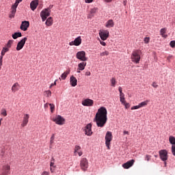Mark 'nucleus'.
Instances as JSON below:
<instances>
[{"label":"nucleus","instance_id":"obj_1","mask_svg":"<svg viewBox=\"0 0 175 175\" xmlns=\"http://www.w3.org/2000/svg\"><path fill=\"white\" fill-rule=\"evenodd\" d=\"M94 122L96 123L98 128H103L107 122V109L105 107H101L96 113Z\"/></svg>","mask_w":175,"mask_h":175},{"label":"nucleus","instance_id":"obj_2","mask_svg":"<svg viewBox=\"0 0 175 175\" xmlns=\"http://www.w3.org/2000/svg\"><path fill=\"white\" fill-rule=\"evenodd\" d=\"M142 54V51L135 50L133 51L131 56V61L135 64H139L140 62V55Z\"/></svg>","mask_w":175,"mask_h":175},{"label":"nucleus","instance_id":"obj_3","mask_svg":"<svg viewBox=\"0 0 175 175\" xmlns=\"http://www.w3.org/2000/svg\"><path fill=\"white\" fill-rule=\"evenodd\" d=\"M20 2H23V0H16L14 4L11 8V14H10V18H13L16 15V12H17V6H18V3Z\"/></svg>","mask_w":175,"mask_h":175},{"label":"nucleus","instance_id":"obj_4","mask_svg":"<svg viewBox=\"0 0 175 175\" xmlns=\"http://www.w3.org/2000/svg\"><path fill=\"white\" fill-rule=\"evenodd\" d=\"M113 140V134L111 131H107L105 135V146L110 150V143Z\"/></svg>","mask_w":175,"mask_h":175},{"label":"nucleus","instance_id":"obj_5","mask_svg":"<svg viewBox=\"0 0 175 175\" xmlns=\"http://www.w3.org/2000/svg\"><path fill=\"white\" fill-rule=\"evenodd\" d=\"M76 57L77 58V59H79L80 61H88V57H85V51H84L77 52L76 54Z\"/></svg>","mask_w":175,"mask_h":175},{"label":"nucleus","instance_id":"obj_6","mask_svg":"<svg viewBox=\"0 0 175 175\" xmlns=\"http://www.w3.org/2000/svg\"><path fill=\"white\" fill-rule=\"evenodd\" d=\"M80 167L83 172H86L87 169H88V160H87V158L81 159Z\"/></svg>","mask_w":175,"mask_h":175},{"label":"nucleus","instance_id":"obj_7","mask_svg":"<svg viewBox=\"0 0 175 175\" xmlns=\"http://www.w3.org/2000/svg\"><path fill=\"white\" fill-rule=\"evenodd\" d=\"M51 13V12L46 8L42 10V11L40 12V17L42 18V21H46V20H47V18L50 16Z\"/></svg>","mask_w":175,"mask_h":175},{"label":"nucleus","instance_id":"obj_8","mask_svg":"<svg viewBox=\"0 0 175 175\" xmlns=\"http://www.w3.org/2000/svg\"><path fill=\"white\" fill-rule=\"evenodd\" d=\"M52 121H53V122H55V124H57V125H64V124H65V119L59 115L57 116L55 118H53Z\"/></svg>","mask_w":175,"mask_h":175},{"label":"nucleus","instance_id":"obj_9","mask_svg":"<svg viewBox=\"0 0 175 175\" xmlns=\"http://www.w3.org/2000/svg\"><path fill=\"white\" fill-rule=\"evenodd\" d=\"M28 40V38L27 37H25L23 38L21 41H19L16 46V51H20V50H22L23 47L25 45V42Z\"/></svg>","mask_w":175,"mask_h":175},{"label":"nucleus","instance_id":"obj_10","mask_svg":"<svg viewBox=\"0 0 175 175\" xmlns=\"http://www.w3.org/2000/svg\"><path fill=\"white\" fill-rule=\"evenodd\" d=\"M84 131L87 136H92V124H88L84 128Z\"/></svg>","mask_w":175,"mask_h":175},{"label":"nucleus","instance_id":"obj_11","mask_svg":"<svg viewBox=\"0 0 175 175\" xmlns=\"http://www.w3.org/2000/svg\"><path fill=\"white\" fill-rule=\"evenodd\" d=\"M159 154L161 161H163V162H165V161H167V150H159Z\"/></svg>","mask_w":175,"mask_h":175},{"label":"nucleus","instance_id":"obj_12","mask_svg":"<svg viewBox=\"0 0 175 175\" xmlns=\"http://www.w3.org/2000/svg\"><path fill=\"white\" fill-rule=\"evenodd\" d=\"M99 36L103 40H106L109 38V31L100 30L99 31Z\"/></svg>","mask_w":175,"mask_h":175},{"label":"nucleus","instance_id":"obj_13","mask_svg":"<svg viewBox=\"0 0 175 175\" xmlns=\"http://www.w3.org/2000/svg\"><path fill=\"white\" fill-rule=\"evenodd\" d=\"M81 44V37L79 36L74 41L69 42L70 46H80Z\"/></svg>","mask_w":175,"mask_h":175},{"label":"nucleus","instance_id":"obj_14","mask_svg":"<svg viewBox=\"0 0 175 175\" xmlns=\"http://www.w3.org/2000/svg\"><path fill=\"white\" fill-rule=\"evenodd\" d=\"M83 106H88L91 107L94 106V100L90 98H85V100H82Z\"/></svg>","mask_w":175,"mask_h":175},{"label":"nucleus","instance_id":"obj_15","mask_svg":"<svg viewBox=\"0 0 175 175\" xmlns=\"http://www.w3.org/2000/svg\"><path fill=\"white\" fill-rule=\"evenodd\" d=\"M28 28H29V21H24L22 22L21 25V29L22 31H27Z\"/></svg>","mask_w":175,"mask_h":175},{"label":"nucleus","instance_id":"obj_16","mask_svg":"<svg viewBox=\"0 0 175 175\" xmlns=\"http://www.w3.org/2000/svg\"><path fill=\"white\" fill-rule=\"evenodd\" d=\"M134 163H135V160L131 159L127 161L126 163L122 164V167H124V169H129V167H132V166H133Z\"/></svg>","mask_w":175,"mask_h":175},{"label":"nucleus","instance_id":"obj_17","mask_svg":"<svg viewBox=\"0 0 175 175\" xmlns=\"http://www.w3.org/2000/svg\"><path fill=\"white\" fill-rule=\"evenodd\" d=\"M38 5H39V0H33L30 3V8L31 10H35L38 8Z\"/></svg>","mask_w":175,"mask_h":175},{"label":"nucleus","instance_id":"obj_18","mask_svg":"<svg viewBox=\"0 0 175 175\" xmlns=\"http://www.w3.org/2000/svg\"><path fill=\"white\" fill-rule=\"evenodd\" d=\"M96 13H98V8H94L90 10V14L88 15V18H92L95 16Z\"/></svg>","mask_w":175,"mask_h":175},{"label":"nucleus","instance_id":"obj_19","mask_svg":"<svg viewBox=\"0 0 175 175\" xmlns=\"http://www.w3.org/2000/svg\"><path fill=\"white\" fill-rule=\"evenodd\" d=\"M29 120V115L25 114L24 118H23V122L21 124V126H23V127L27 126Z\"/></svg>","mask_w":175,"mask_h":175},{"label":"nucleus","instance_id":"obj_20","mask_svg":"<svg viewBox=\"0 0 175 175\" xmlns=\"http://www.w3.org/2000/svg\"><path fill=\"white\" fill-rule=\"evenodd\" d=\"M70 83L72 87H76V85H77V79L74 76L70 77Z\"/></svg>","mask_w":175,"mask_h":175},{"label":"nucleus","instance_id":"obj_21","mask_svg":"<svg viewBox=\"0 0 175 175\" xmlns=\"http://www.w3.org/2000/svg\"><path fill=\"white\" fill-rule=\"evenodd\" d=\"M87 66V62H82L78 64V70H84Z\"/></svg>","mask_w":175,"mask_h":175},{"label":"nucleus","instance_id":"obj_22","mask_svg":"<svg viewBox=\"0 0 175 175\" xmlns=\"http://www.w3.org/2000/svg\"><path fill=\"white\" fill-rule=\"evenodd\" d=\"M19 87L20 84H18V83H15L12 87V92H16V91H18V90H20Z\"/></svg>","mask_w":175,"mask_h":175},{"label":"nucleus","instance_id":"obj_23","mask_svg":"<svg viewBox=\"0 0 175 175\" xmlns=\"http://www.w3.org/2000/svg\"><path fill=\"white\" fill-rule=\"evenodd\" d=\"M105 27L107 28H113V27H114V21H113V20H111V19L109 20L107 22Z\"/></svg>","mask_w":175,"mask_h":175},{"label":"nucleus","instance_id":"obj_24","mask_svg":"<svg viewBox=\"0 0 175 175\" xmlns=\"http://www.w3.org/2000/svg\"><path fill=\"white\" fill-rule=\"evenodd\" d=\"M45 24L47 27H51L53 25V17H49L46 19Z\"/></svg>","mask_w":175,"mask_h":175},{"label":"nucleus","instance_id":"obj_25","mask_svg":"<svg viewBox=\"0 0 175 175\" xmlns=\"http://www.w3.org/2000/svg\"><path fill=\"white\" fill-rule=\"evenodd\" d=\"M70 70L65 71L63 74L61 75V79L62 80H65L66 77H68V75H70Z\"/></svg>","mask_w":175,"mask_h":175},{"label":"nucleus","instance_id":"obj_26","mask_svg":"<svg viewBox=\"0 0 175 175\" xmlns=\"http://www.w3.org/2000/svg\"><path fill=\"white\" fill-rule=\"evenodd\" d=\"M166 33V28H163L160 30V35L162 36V38H167V35H165Z\"/></svg>","mask_w":175,"mask_h":175},{"label":"nucleus","instance_id":"obj_27","mask_svg":"<svg viewBox=\"0 0 175 175\" xmlns=\"http://www.w3.org/2000/svg\"><path fill=\"white\" fill-rule=\"evenodd\" d=\"M21 36H23L21 32H16L14 34H12L13 39H17L18 38H21Z\"/></svg>","mask_w":175,"mask_h":175},{"label":"nucleus","instance_id":"obj_28","mask_svg":"<svg viewBox=\"0 0 175 175\" xmlns=\"http://www.w3.org/2000/svg\"><path fill=\"white\" fill-rule=\"evenodd\" d=\"M169 142L172 146H175V137L173 136L169 137Z\"/></svg>","mask_w":175,"mask_h":175},{"label":"nucleus","instance_id":"obj_29","mask_svg":"<svg viewBox=\"0 0 175 175\" xmlns=\"http://www.w3.org/2000/svg\"><path fill=\"white\" fill-rule=\"evenodd\" d=\"M8 51H9V49L3 47L1 51V55L0 57H2V58H3V55H5V53H8Z\"/></svg>","mask_w":175,"mask_h":175},{"label":"nucleus","instance_id":"obj_30","mask_svg":"<svg viewBox=\"0 0 175 175\" xmlns=\"http://www.w3.org/2000/svg\"><path fill=\"white\" fill-rule=\"evenodd\" d=\"M148 102H149V100H146V101H144V102H142L141 103H139V109L141 107H144V106H147V105H148Z\"/></svg>","mask_w":175,"mask_h":175},{"label":"nucleus","instance_id":"obj_31","mask_svg":"<svg viewBox=\"0 0 175 175\" xmlns=\"http://www.w3.org/2000/svg\"><path fill=\"white\" fill-rule=\"evenodd\" d=\"M116 84H117V81H116V78H111V87H116Z\"/></svg>","mask_w":175,"mask_h":175},{"label":"nucleus","instance_id":"obj_32","mask_svg":"<svg viewBox=\"0 0 175 175\" xmlns=\"http://www.w3.org/2000/svg\"><path fill=\"white\" fill-rule=\"evenodd\" d=\"M109 54H110V53H109V51H105L100 53V57H105V55L106 57H107V55H109Z\"/></svg>","mask_w":175,"mask_h":175},{"label":"nucleus","instance_id":"obj_33","mask_svg":"<svg viewBox=\"0 0 175 175\" xmlns=\"http://www.w3.org/2000/svg\"><path fill=\"white\" fill-rule=\"evenodd\" d=\"M45 96H46V98H49V96H51V91L50 90H46L44 92Z\"/></svg>","mask_w":175,"mask_h":175},{"label":"nucleus","instance_id":"obj_34","mask_svg":"<svg viewBox=\"0 0 175 175\" xmlns=\"http://www.w3.org/2000/svg\"><path fill=\"white\" fill-rule=\"evenodd\" d=\"M3 170H5V171H8V172H10V165H3Z\"/></svg>","mask_w":175,"mask_h":175},{"label":"nucleus","instance_id":"obj_35","mask_svg":"<svg viewBox=\"0 0 175 175\" xmlns=\"http://www.w3.org/2000/svg\"><path fill=\"white\" fill-rule=\"evenodd\" d=\"M50 109L51 113H54V111L55 110V105L54 104H49Z\"/></svg>","mask_w":175,"mask_h":175},{"label":"nucleus","instance_id":"obj_36","mask_svg":"<svg viewBox=\"0 0 175 175\" xmlns=\"http://www.w3.org/2000/svg\"><path fill=\"white\" fill-rule=\"evenodd\" d=\"M12 44H13V40H8V42L7 43L8 49H10V47H12Z\"/></svg>","mask_w":175,"mask_h":175},{"label":"nucleus","instance_id":"obj_37","mask_svg":"<svg viewBox=\"0 0 175 175\" xmlns=\"http://www.w3.org/2000/svg\"><path fill=\"white\" fill-rule=\"evenodd\" d=\"M9 174H10V171H6V170H2V172L0 175H9Z\"/></svg>","mask_w":175,"mask_h":175},{"label":"nucleus","instance_id":"obj_38","mask_svg":"<svg viewBox=\"0 0 175 175\" xmlns=\"http://www.w3.org/2000/svg\"><path fill=\"white\" fill-rule=\"evenodd\" d=\"M1 114L4 117H6V116H8V112L6 111V109H1Z\"/></svg>","mask_w":175,"mask_h":175},{"label":"nucleus","instance_id":"obj_39","mask_svg":"<svg viewBox=\"0 0 175 175\" xmlns=\"http://www.w3.org/2000/svg\"><path fill=\"white\" fill-rule=\"evenodd\" d=\"M144 43H146V44H148L150 42V38L149 37L144 38Z\"/></svg>","mask_w":175,"mask_h":175},{"label":"nucleus","instance_id":"obj_40","mask_svg":"<svg viewBox=\"0 0 175 175\" xmlns=\"http://www.w3.org/2000/svg\"><path fill=\"white\" fill-rule=\"evenodd\" d=\"M79 150H81V147H80V146H75V152H77V151H79Z\"/></svg>","mask_w":175,"mask_h":175},{"label":"nucleus","instance_id":"obj_41","mask_svg":"<svg viewBox=\"0 0 175 175\" xmlns=\"http://www.w3.org/2000/svg\"><path fill=\"white\" fill-rule=\"evenodd\" d=\"M120 100L122 105H123V104L126 103V100H125V97L120 98Z\"/></svg>","mask_w":175,"mask_h":175},{"label":"nucleus","instance_id":"obj_42","mask_svg":"<svg viewBox=\"0 0 175 175\" xmlns=\"http://www.w3.org/2000/svg\"><path fill=\"white\" fill-rule=\"evenodd\" d=\"M172 153L175 157V145L172 146Z\"/></svg>","mask_w":175,"mask_h":175},{"label":"nucleus","instance_id":"obj_43","mask_svg":"<svg viewBox=\"0 0 175 175\" xmlns=\"http://www.w3.org/2000/svg\"><path fill=\"white\" fill-rule=\"evenodd\" d=\"M150 159H151V155L146 154L145 157V161H147L148 162Z\"/></svg>","mask_w":175,"mask_h":175},{"label":"nucleus","instance_id":"obj_44","mask_svg":"<svg viewBox=\"0 0 175 175\" xmlns=\"http://www.w3.org/2000/svg\"><path fill=\"white\" fill-rule=\"evenodd\" d=\"M123 105L124 106L125 109H129V107H131V105H129V103H126L123 104Z\"/></svg>","mask_w":175,"mask_h":175},{"label":"nucleus","instance_id":"obj_45","mask_svg":"<svg viewBox=\"0 0 175 175\" xmlns=\"http://www.w3.org/2000/svg\"><path fill=\"white\" fill-rule=\"evenodd\" d=\"M137 109H140V107L139 105L131 107V110H136Z\"/></svg>","mask_w":175,"mask_h":175},{"label":"nucleus","instance_id":"obj_46","mask_svg":"<svg viewBox=\"0 0 175 175\" xmlns=\"http://www.w3.org/2000/svg\"><path fill=\"white\" fill-rule=\"evenodd\" d=\"M170 44L172 48L175 47V40L171 41Z\"/></svg>","mask_w":175,"mask_h":175},{"label":"nucleus","instance_id":"obj_47","mask_svg":"<svg viewBox=\"0 0 175 175\" xmlns=\"http://www.w3.org/2000/svg\"><path fill=\"white\" fill-rule=\"evenodd\" d=\"M152 85L154 88H158V84H157V82H153Z\"/></svg>","mask_w":175,"mask_h":175},{"label":"nucleus","instance_id":"obj_48","mask_svg":"<svg viewBox=\"0 0 175 175\" xmlns=\"http://www.w3.org/2000/svg\"><path fill=\"white\" fill-rule=\"evenodd\" d=\"M50 166H51V167H53L54 166V158H52Z\"/></svg>","mask_w":175,"mask_h":175},{"label":"nucleus","instance_id":"obj_49","mask_svg":"<svg viewBox=\"0 0 175 175\" xmlns=\"http://www.w3.org/2000/svg\"><path fill=\"white\" fill-rule=\"evenodd\" d=\"M53 6H54V5H50L49 6V8H46V9H47L49 12H51V10L53 9Z\"/></svg>","mask_w":175,"mask_h":175},{"label":"nucleus","instance_id":"obj_50","mask_svg":"<svg viewBox=\"0 0 175 175\" xmlns=\"http://www.w3.org/2000/svg\"><path fill=\"white\" fill-rule=\"evenodd\" d=\"M125 98V94L122 92L120 93V98Z\"/></svg>","mask_w":175,"mask_h":175},{"label":"nucleus","instance_id":"obj_51","mask_svg":"<svg viewBox=\"0 0 175 175\" xmlns=\"http://www.w3.org/2000/svg\"><path fill=\"white\" fill-rule=\"evenodd\" d=\"M49 106H50V104L46 103L44 105V107L45 109H49Z\"/></svg>","mask_w":175,"mask_h":175},{"label":"nucleus","instance_id":"obj_52","mask_svg":"<svg viewBox=\"0 0 175 175\" xmlns=\"http://www.w3.org/2000/svg\"><path fill=\"white\" fill-rule=\"evenodd\" d=\"M3 58H2V57H0V70H1V69L2 68V59H3Z\"/></svg>","mask_w":175,"mask_h":175},{"label":"nucleus","instance_id":"obj_53","mask_svg":"<svg viewBox=\"0 0 175 175\" xmlns=\"http://www.w3.org/2000/svg\"><path fill=\"white\" fill-rule=\"evenodd\" d=\"M100 44L102 45V46H106V42L102 41V40H100Z\"/></svg>","mask_w":175,"mask_h":175},{"label":"nucleus","instance_id":"obj_54","mask_svg":"<svg viewBox=\"0 0 175 175\" xmlns=\"http://www.w3.org/2000/svg\"><path fill=\"white\" fill-rule=\"evenodd\" d=\"M104 2H106L107 3H110L111 2H113V0H103Z\"/></svg>","mask_w":175,"mask_h":175},{"label":"nucleus","instance_id":"obj_55","mask_svg":"<svg viewBox=\"0 0 175 175\" xmlns=\"http://www.w3.org/2000/svg\"><path fill=\"white\" fill-rule=\"evenodd\" d=\"M85 75V76H91V72L87 71Z\"/></svg>","mask_w":175,"mask_h":175},{"label":"nucleus","instance_id":"obj_56","mask_svg":"<svg viewBox=\"0 0 175 175\" xmlns=\"http://www.w3.org/2000/svg\"><path fill=\"white\" fill-rule=\"evenodd\" d=\"M94 0H85V3H91Z\"/></svg>","mask_w":175,"mask_h":175},{"label":"nucleus","instance_id":"obj_57","mask_svg":"<svg viewBox=\"0 0 175 175\" xmlns=\"http://www.w3.org/2000/svg\"><path fill=\"white\" fill-rule=\"evenodd\" d=\"M118 91H119L120 94L121 92H122V88L121 86H120V87L118 88Z\"/></svg>","mask_w":175,"mask_h":175},{"label":"nucleus","instance_id":"obj_58","mask_svg":"<svg viewBox=\"0 0 175 175\" xmlns=\"http://www.w3.org/2000/svg\"><path fill=\"white\" fill-rule=\"evenodd\" d=\"M41 175H49V172H43L42 174Z\"/></svg>","mask_w":175,"mask_h":175},{"label":"nucleus","instance_id":"obj_59","mask_svg":"<svg viewBox=\"0 0 175 175\" xmlns=\"http://www.w3.org/2000/svg\"><path fill=\"white\" fill-rule=\"evenodd\" d=\"M53 85H57V80L54 82V83H52L50 87H53Z\"/></svg>","mask_w":175,"mask_h":175},{"label":"nucleus","instance_id":"obj_60","mask_svg":"<svg viewBox=\"0 0 175 175\" xmlns=\"http://www.w3.org/2000/svg\"><path fill=\"white\" fill-rule=\"evenodd\" d=\"M123 133L124 135H129V132H128L127 131H124Z\"/></svg>","mask_w":175,"mask_h":175},{"label":"nucleus","instance_id":"obj_61","mask_svg":"<svg viewBox=\"0 0 175 175\" xmlns=\"http://www.w3.org/2000/svg\"><path fill=\"white\" fill-rule=\"evenodd\" d=\"M55 137V135L53 134L51 137V139L54 140Z\"/></svg>","mask_w":175,"mask_h":175},{"label":"nucleus","instance_id":"obj_62","mask_svg":"<svg viewBox=\"0 0 175 175\" xmlns=\"http://www.w3.org/2000/svg\"><path fill=\"white\" fill-rule=\"evenodd\" d=\"M78 155L79 157H81V155H83V152H78Z\"/></svg>","mask_w":175,"mask_h":175},{"label":"nucleus","instance_id":"obj_63","mask_svg":"<svg viewBox=\"0 0 175 175\" xmlns=\"http://www.w3.org/2000/svg\"><path fill=\"white\" fill-rule=\"evenodd\" d=\"M54 143V139H51L50 140V144H53Z\"/></svg>","mask_w":175,"mask_h":175},{"label":"nucleus","instance_id":"obj_64","mask_svg":"<svg viewBox=\"0 0 175 175\" xmlns=\"http://www.w3.org/2000/svg\"><path fill=\"white\" fill-rule=\"evenodd\" d=\"M124 6H126V0L124 1Z\"/></svg>","mask_w":175,"mask_h":175}]
</instances>
